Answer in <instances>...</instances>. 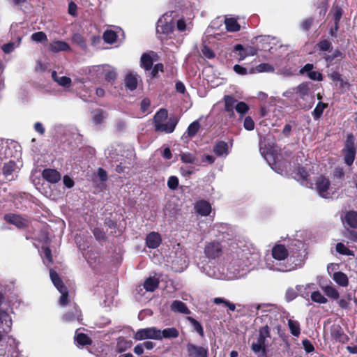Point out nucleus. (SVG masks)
<instances>
[{"label":"nucleus","mask_w":357,"mask_h":357,"mask_svg":"<svg viewBox=\"0 0 357 357\" xmlns=\"http://www.w3.org/2000/svg\"><path fill=\"white\" fill-rule=\"evenodd\" d=\"M249 106L245 102H237L235 106L236 111L240 114L241 118H243L245 114L249 111Z\"/></svg>","instance_id":"49530a36"},{"label":"nucleus","mask_w":357,"mask_h":357,"mask_svg":"<svg viewBox=\"0 0 357 357\" xmlns=\"http://www.w3.org/2000/svg\"><path fill=\"white\" fill-rule=\"evenodd\" d=\"M311 299L319 304H325L328 302L327 298L319 291H314L311 294Z\"/></svg>","instance_id":"8fccbe9b"},{"label":"nucleus","mask_w":357,"mask_h":357,"mask_svg":"<svg viewBox=\"0 0 357 357\" xmlns=\"http://www.w3.org/2000/svg\"><path fill=\"white\" fill-rule=\"evenodd\" d=\"M181 160L184 163L195 164L197 160L195 155L190 153H181L180 154Z\"/></svg>","instance_id":"603ef678"},{"label":"nucleus","mask_w":357,"mask_h":357,"mask_svg":"<svg viewBox=\"0 0 357 357\" xmlns=\"http://www.w3.org/2000/svg\"><path fill=\"white\" fill-rule=\"evenodd\" d=\"M233 52L238 53L239 60H243L248 56H252L255 54V50L252 47L245 48L241 44H237L234 47Z\"/></svg>","instance_id":"6ab92c4d"},{"label":"nucleus","mask_w":357,"mask_h":357,"mask_svg":"<svg viewBox=\"0 0 357 357\" xmlns=\"http://www.w3.org/2000/svg\"><path fill=\"white\" fill-rule=\"evenodd\" d=\"M336 251L343 255L354 256V252L347 248L343 243H338L336 245Z\"/></svg>","instance_id":"5fc2aeb1"},{"label":"nucleus","mask_w":357,"mask_h":357,"mask_svg":"<svg viewBox=\"0 0 357 357\" xmlns=\"http://www.w3.org/2000/svg\"><path fill=\"white\" fill-rule=\"evenodd\" d=\"M31 40L37 43H45L47 41V37L43 31H38L33 33L31 36Z\"/></svg>","instance_id":"6e6d98bb"},{"label":"nucleus","mask_w":357,"mask_h":357,"mask_svg":"<svg viewBox=\"0 0 357 357\" xmlns=\"http://www.w3.org/2000/svg\"><path fill=\"white\" fill-rule=\"evenodd\" d=\"M332 336L339 342H344L347 339V336L344 333L342 328L340 326L333 327L332 330Z\"/></svg>","instance_id":"a19ab883"},{"label":"nucleus","mask_w":357,"mask_h":357,"mask_svg":"<svg viewBox=\"0 0 357 357\" xmlns=\"http://www.w3.org/2000/svg\"><path fill=\"white\" fill-rule=\"evenodd\" d=\"M50 278L58 291L61 293V296L59 299V304L61 306H65L68 303V291L66 287L63 284L62 280L59 277L58 274L52 269L50 270Z\"/></svg>","instance_id":"423d86ee"},{"label":"nucleus","mask_w":357,"mask_h":357,"mask_svg":"<svg viewBox=\"0 0 357 357\" xmlns=\"http://www.w3.org/2000/svg\"><path fill=\"white\" fill-rule=\"evenodd\" d=\"M187 319L190 321V323L192 324L194 330L201 336V337H204V330H203V327L201 325V324L197 321L196 319H195L194 318L191 317H187Z\"/></svg>","instance_id":"09e8293b"},{"label":"nucleus","mask_w":357,"mask_h":357,"mask_svg":"<svg viewBox=\"0 0 357 357\" xmlns=\"http://www.w3.org/2000/svg\"><path fill=\"white\" fill-rule=\"evenodd\" d=\"M201 51L203 56L207 59H213L215 56L213 51L206 45H204Z\"/></svg>","instance_id":"69168bd1"},{"label":"nucleus","mask_w":357,"mask_h":357,"mask_svg":"<svg viewBox=\"0 0 357 357\" xmlns=\"http://www.w3.org/2000/svg\"><path fill=\"white\" fill-rule=\"evenodd\" d=\"M328 76L333 82H340L341 83L343 82L342 75L338 71L332 70L330 73H328Z\"/></svg>","instance_id":"338daca9"},{"label":"nucleus","mask_w":357,"mask_h":357,"mask_svg":"<svg viewBox=\"0 0 357 357\" xmlns=\"http://www.w3.org/2000/svg\"><path fill=\"white\" fill-rule=\"evenodd\" d=\"M204 254L210 259H215L223 254V247L218 241L207 243L204 247Z\"/></svg>","instance_id":"0eeeda50"},{"label":"nucleus","mask_w":357,"mask_h":357,"mask_svg":"<svg viewBox=\"0 0 357 357\" xmlns=\"http://www.w3.org/2000/svg\"><path fill=\"white\" fill-rule=\"evenodd\" d=\"M16 168V162L13 160H10L9 162L4 163L2 172L8 180L11 181L13 178V173L15 171Z\"/></svg>","instance_id":"393cba45"},{"label":"nucleus","mask_w":357,"mask_h":357,"mask_svg":"<svg viewBox=\"0 0 357 357\" xmlns=\"http://www.w3.org/2000/svg\"><path fill=\"white\" fill-rule=\"evenodd\" d=\"M12 319L10 314L2 310H0V329L2 333L7 334L11 331Z\"/></svg>","instance_id":"ddd939ff"},{"label":"nucleus","mask_w":357,"mask_h":357,"mask_svg":"<svg viewBox=\"0 0 357 357\" xmlns=\"http://www.w3.org/2000/svg\"><path fill=\"white\" fill-rule=\"evenodd\" d=\"M42 177L49 183H56L61 180V175L55 169L46 168L42 172Z\"/></svg>","instance_id":"4468645a"},{"label":"nucleus","mask_w":357,"mask_h":357,"mask_svg":"<svg viewBox=\"0 0 357 357\" xmlns=\"http://www.w3.org/2000/svg\"><path fill=\"white\" fill-rule=\"evenodd\" d=\"M8 348L6 351H0V357H20L19 342L12 337H8Z\"/></svg>","instance_id":"1a4fd4ad"},{"label":"nucleus","mask_w":357,"mask_h":357,"mask_svg":"<svg viewBox=\"0 0 357 357\" xmlns=\"http://www.w3.org/2000/svg\"><path fill=\"white\" fill-rule=\"evenodd\" d=\"M151 72V77L156 78L158 76V72H164V66L162 63H156L152 68Z\"/></svg>","instance_id":"052dcab7"},{"label":"nucleus","mask_w":357,"mask_h":357,"mask_svg":"<svg viewBox=\"0 0 357 357\" xmlns=\"http://www.w3.org/2000/svg\"><path fill=\"white\" fill-rule=\"evenodd\" d=\"M188 357H208V348L198 346L192 343L186 344Z\"/></svg>","instance_id":"9b49d317"},{"label":"nucleus","mask_w":357,"mask_h":357,"mask_svg":"<svg viewBox=\"0 0 357 357\" xmlns=\"http://www.w3.org/2000/svg\"><path fill=\"white\" fill-rule=\"evenodd\" d=\"M243 127L245 130L251 131L255 128V122L250 116H246L244 119Z\"/></svg>","instance_id":"0e129e2a"},{"label":"nucleus","mask_w":357,"mask_h":357,"mask_svg":"<svg viewBox=\"0 0 357 357\" xmlns=\"http://www.w3.org/2000/svg\"><path fill=\"white\" fill-rule=\"evenodd\" d=\"M134 338L136 340H144L146 339L160 340V329L155 327L139 329L135 333Z\"/></svg>","instance_id":"6e6552de"},{"label":"nucleus","mask_w":357,"mask_h":357,"mask_svg":"<svg viewBox=\"0 0 357 357\" xmlns=\"http://www.w3.org/2000/svg\"><path fill=\"white\" fill-rule=\"evenodd\" d=\"M343 57V54L339 50H335L332 54L325 55L324 59L328 63V65H331L337 57Z\"/></svg>","instance_id":"13d9d810"},{"label":"nucleus","mask_w":357,"mask_h":357,"mask_svg":"<svg viewBox=\"0 0 357 357\" xmlns=\"http://www.w3.org/2000/svg\"><path fill=\"white\" fill-rule=\"evenodd\" d=\"M200 123L199 121L196 120L191 123L187 129V135L190 137H195L200 129Z\"/></svg>","instance_id":"37998d69"},{"label":"nucleus","mask_w":357,"mask_h":357,"mask_svg":"<svg viewBox=\"0 0 357 357\" xmlns=\"http://www.w3.org/2000/svg\"><path fill=\"white\" fill-rule=\"evenodd\" d=\"M306 254L305 245L302 241H294L292 242L289 246L286 272L303 267L306 259Z\"/></svg>","instance_id":"7ed1b4c3"},{"label":"nucleus","mask_w":357,"mask_h":357,"mask_svg":"<svg viewBox=\"0 0 357 357\" xmlns=\"http://www.w3.org/2000/svg\"><path fill=\"white\" fill-rule=\"evenodd\" d=\"M168 112L166 109H160L154 116V125L155 128L158 124H162V121L167 119Z\"/></svg>","instance_id":"4c0bfd02"},{"label":"nucleus","mask_w":357,"mask_h":357,"mask_svg":"<svg viewBox=\"0 0 357 357\" xmlns=\"http://www.w3.org/2000/svg\"><path fill=\"white\" fill-rule=\"evenodd\" d=\"M195 209L198 214L202 216H206L209 215L211 211V204L205 200L198 202L195 205Z\"/></svg>","instance_id":"5701e85b"},{"label":"nucleus","mask_w":357,"mask_h":357,"mask_svg":"<svg viewBox=\"0 0 357 357\" xmlns=\"http://www.w3.org/2000/svg\"><path fill=\"white\" fill-rule=\"evenodd\" d=\"M161 243V237L158 233L151 232L147 235L146 238V245L149 248H156Z\"/></svg>","instance_id":"412c9836"},{"label":"nucleus","mask_w":357,"mask_h":357,"mask_svg":"<svg viewBox=\"0 0 357 357\" xmlns=\"http://www.w3.org/2000/svg\"><path fill=\"white\" fill-rule=\"evenodd\" d=\"M343 10L339 7L336 6L333 13V20L335 24V31H337L339 28V22L342 16Z\"/></svg>","instance_id":"864d4df0"},{"label":"nucleus","mask_w":357,"mask_h":357,"mask_svg":"<svg viewBox=\"0 0 357 357\" xmlns=\"http://www.w3.org/2000/svg\"><path fill=\"white\" fill-rule=\"evenodd\" d=\"M213 151L217 156H227L229 154L228 144L222 140L217 141L213 146Z\"/></svg>","instance_id":"aec40b11"},{"label":"nucleus","mask_w":357,"mask_h":357,"mask_svg":"<svg viewBox=\"0 0 357 357\" xmlns=\"http://www.w3.org/2000/svg\"><path fill=\"white\" fill-rule=\"evenodd\" d=\"M342 152L345 164L352 165L356 157V149H342Z\"/></svg>","instance_id":"f704fd0d"},{"label":"nucleus","mask_w":357,"mask_h":357,"mask_svg":"<svg viewBox=\"0 0 357 357\" xmlns=\"http://www.w3.org/2000/svg\"><path fill=\"white\" fill-rule=\"evenodd\" d=\"M126 87L130 90L134 91L137 87V79L136 75L132 73H128L125 78Z\"/></svg>","instance_id":"473e14b6"},{"label":"nucleus","mask_w":357,"mask_h":357,"mask_svg":"<svg viewBox=\"0 0 357 357\" xmlns=\"http://www.w3.org/2000/svg\"><path fill=\"white\" fill-rule=\"evenodd\" d=\"M7 223H24L27 220L22 215L16 213H7L3 217Z\"/></svg>","instance_id":"7c9ffc66"},{"label":"nucleus","mask_w":357,"mask_h":357,"mask_svg":"<svg viewBox=\"0 0 357 357\" xmlns=\"http://www.w3.org/2000/svg\"><path fill=\"white\" fill-rule=\"evenodd\" d=\"M310 85V82H303L300 84L296 88L293 89V90L298 94L301 99H304L305 96L309 95Z\"/></svg>","instance_id":"c756f323"},{"label":"nucleus","mask_w":357,"mask_h":357,"mask_svg":"<svg viewBox=\"0 0 357 357\" xmlns=\"http://www.w3.org/2000/svg\"><path fill=\"white\" fill-rule=\"evenodd\" d=\"M170 310L174 312H178L184 314H190V310L188 308L187 305L181 301H174L171 305Z\"/></svg>","instance_id":"4be33fe9"},{"label":"nucleus","mask_w":357,"mask_h":357,"mask_svg":"<svg viewBox=\"0 0 357 357\" xmlns=\"http://www.w3.org/2000/svg\"><path fill=\"white\" fill-rule=\"evenodd\" d=\"M321 289L325 294L331 299L337 300L340 296L338 291L331 285L324 286L321 287Z\"/></svg>","instance_id":"e433bc0d"},{"label":"nucleus","mask_w":357,"mask_h":357,"mask_svg":"<svg viewBox=\"0 0 357 357\" xmlns=\"http://www.w3.org/2000/svg\"><path fill=\"white\" fill-rule=\"evenodd\" d=\"M317 48L320 51L326 52L330 50L332 47L331 43L326 40H321L317 44Z\"/></svg>","instance_id":"bf43d9fd"},{"label":"nucleus","mask_w":357,"mask_h":357,"mask_svg":"<svg viewBox=\"0 0 357 357\" xmlns=\"http://www.w3.org/2000/svg\"><path fill=\"white\" fill-rule=\"evenodd\" d=\"M343 223H357V212L355 211H349L346 213L344 218L342 217Z\"/></svg>","instance_id":"a18cd8bd"},{"label":"nucleus","mask_w":357,"mask_h":357,"mask_svg":"<svg viewBox=\"0 0 357 357\" xmlns=\"http://www.w3.org/2000/svg\"><path fill=\"white\" fill-rule=\"evenodd\" d=\"M354 142L355 137L353 133L347 134L343 149H356Z\"/></svg>","instance_id":"4d7b16f0"},{"label":"nucleus","mask_w":357,"mask_h":357,"mask_svg":"<svg viewBox=\"0 0 357 357\" xmlns=\"http://www.w3.org/2000/svg\"><path fill=\"white\" fill-rule=\"evenodd\" d=\"M315 185L319 195L324 198H326L331 185L329 179L325 176L321 175L317 178Z\"/></svg>","instance_id":"9d476101"},{"label":"nucleus","mask_w":357,"mask_h":357,"mask_svg":"<svg viewBox=\"0 0 357 357\" xmlns=\"http://www.w3.org/2000/svg\"><path fill=\"white\" fill-rule=\"evenodd\" d=\"M224 110L228 114L229 118L235 117L234 109L238 100L230 95H225L223 98Z\"/></svg>","instance_id":"2eb2a0df"},{"label":"nucleus","mask_w":357,"mask_h":357,"mask_svg":"<svg viewBox=\"0 0 357 357\" xmlns=\"http://www.w3.org/2000/svg\"><path fill=\"white\" fill-rule=\"evenodd\" d=\"M102 39L107 44H113L117 39V34L114 31L107 29L103 33Z\"/></svg>","instance_id":"ea45409f"},{"label":"nucleus","mask_w":357,"mask_h":357,"mask_svg":"<svg viewBox=\"0 0 357 357\" xmlns=\"http://www.w3.org/2000/svg\"><path fill=\"white\" fill-rule=\"evenodd\" d=\"M153 56H157V54L153 51L142 54L140 58V66L146 71L151 70L153 65Z\"/></svg>","instance_id":"f3484780"},{"label":"nucleus","mask_w":357,"mask_h":357,"mask_svg":"<svg viewBox=\"0 0 357 357\" xmlns=\"http://www.w3.org/2000/svg\"><path fill=\"white\" fill-rule=\"evenodd\" d=\"M344 237L351 241L357 240V225H347L343 231Z\"/></svg>","instance_id":"bb28decb"},{"label":"nucleus","mask_w":357,"mask_h":357,"mask_svg":"<svg viewBox=\"0 0 357 357\" xmlns=\"http://www.w3.org/2000/svg\"><path fill=\"white\" fill-rule=\"evenodd\" d=\"M256 69L259 73L273 72L274 70V68L271 65L266 63L259 64L256 67Z\"/></svg>","instance_id":"e2e57ef3"},{"label":"nucleus","mask_w":357,"mask_h":357,"mask_svg":"<svg viewBox=\"0 0 357 357\" xmlns=\"http://www.w3.org/2000/svg\"><path fill=\"white\" fill-rule=\"evenodd\" d=\"M179 335L178 331L174 327L166 328L163 330L160 329V340L162 339L176 338Z\"/></svg>","instance_id":"cd10ccee"},{"label":"nucleus","mask_w":357,"mask_h":357,"mask_svg":"<svg viewBox=\"0 0 357 357\" xmlns=\"http://www.w3.org/2000/svg\"><path fill=\"white\" fill-rule=\"evenodd\" d=\"M81 312L76 305H74L72 310L66 313L63 316V319L66 322H73L75 321H79L81 319Z\"/></svg>","instance_id":"b1692460"},{"label":"nucleus","mask_w":357,"mask_h":357,"mask_svg":"<svg viewBox=\"0 0 357 357\" xmlns=\"http://www.w3.org/2000/svg\"><path fill=\"white\" fill-rule=\"evenodd\" d=\"M158 280L155 278H147L144 284V287L147 291H153L158 286Z\"/></svg>","instance_id":"79ce46f5"},{"label":"nucleus","mask_w":357,"mask_h":357,"mask_svg":"<svg viewBox=\"0 0 357 357\" xmlns=\"http://www.w3.org/2000/svg\"><path fill=\"white\" fill-rule=\"evenodd\" d=\"M258 257L255 250H250L247 245L238 247L232 252L226 267H212L209 264L201 267L202 272L208 277L220 280H236L245 275L248 267Z\"/></svg>","instance_id":"f257e3e1"},{"label":"nucleus","mask_w":357,"mask_h":357,"mask_svg":"<svg viewBox=\"0 0 357 357\" xmlns=\"http://www.w3.org/2000/svg\"><path fill=\"white\" fill-rule=\"evenodd\" d=\"M225 24L226 29L230 32H236L241 29V26L235 18H225Z\"/></svg>","instance_id":"2f4dec72"},{"label":"nucleus","mask_w":357,"mask_h":357,"mask_svg":"<svg viewBox=\"0 0 357 357\" xmlns=\"http://www.w3.org/2000/svg\"><path fill=\"white\" fill-rule=\"evenodd\" d=\"M179 121V118L176 116H170L166 123L158 124L155 127L156 132H163L165 133H172L174 132L176 125Z\"/></svg>","instance_id":"f8f14e48"},{"label":"nucleus","mask_w":357,"mask_h":357,"mask_svg":"<svg viewBox=\"0 0 357 357\" xmlns=\"http://www.w3.org/2000/svg\"><path fill=\"white\" fill-rule=\"evenodd\" d=\"M40 256L45 266H49L52 262V252L47 246H43L40 250Z\"/></svg>","instance_id":"72a5a7b5"},{"label":"nucleus","mask_w":357,"mask_h":357,"mask_svg":"<svg viewBox=\"0 0 357 357\" xmlns=\"http://www.w3.org/2000/svg\"><path fill=\"white\" fill-rule=\"evenodd\" d=\"M288 326L291 333L296 337H298L301 333L300 324L297 321L288 319Z\"/></svg>","instance_id":"c03bdc74"},{"label":"nucleus","mask_w":357,"mask_h":357,"mask_svg":"<svg viewBox=\"0 0 357 357\" xmlns=\"http://www.w3.org/2000/svg\"><path fill=\"white\" fill-rule=\"evenodd\" d=\"M89 238L84 241L80 236H75V243L79 250L83 252V256L86 260L89 265L92 268H96L101 262V257L98 252L93 251L92 250H86L89 248Z\"/></svg>","instance_id":"20e7f679"},{"label":"nucleus","mask_w":357,"mask_h":357,"mask_svg":"<svg viewBox=\"0 0 357 357\" xmlns=\"http://www.w3.org/2000/svg\"><path fill=\"white\" fill-rule=\"evenodd\" d=\"M333 280L340 286L345 287L349 284V279L347 275L340 271L333 273Z\"/></svg>","instance_id":"c85d7f7f"},{"label":"nucleus","mask_w":357,"mask_h":357,"mask_svg":"<svg viewBox=\"0 0 357 357\" xmlns=\"http://www.w3.org/2000/svg\"><path fill=\"white\" fill-rule=\"evenodd\" d=\"M75 342L78 345L85 346L91 344V339L84 333H77L75 337Z\"/></svg>","instance_id":"de8ad7c7"},{"label":"nucleus","mask_w":357,"mask_h":357,"mask_svg":"<svg viewBox=\"0 0 357 357\" xmlns=\"http://www.w3.org/2000/svg\"><path fill=\"white\" fill-rule=\"evenodd\" d=\"M52 79L56 82L60 86L68 87L70 86L72 81L71 79L66 76L59 77L56 71L52 73Z\"/></svg>","instance_id":"c9c22d12"},{"label":"nucleus","mask_w":357,"mask_h":357,"mask_svg":"<svg viewBox=\"0 0 357 357\" xmlns=\"http://www.w3.org/2000/svg\"><path fill=\"white\" fill-rule=\"evenodd\" d=\"M270 337V331L268 326L261 328L259 331V335L257 342L252 344V349L255 354L261 353L262 355L266 354V340Z\"/></svg>","instance_id":"39448f33"},{"label":"nucleus","mask_w":357,"mask_h":357,"mask_svg":"<svg viewBox=\"0 0 357 357\" xmlns=\"http://www.w3.org/2000/svg\"><path fill=\"white\" fill-rule=\"evenodd\" d=\"M173 31V26L171 23L159 20L157 23L156 32L158 34L168 36Z\"/></svg>","instance_id":"a878e982"},{"label":"nucleus","mask_w":357,"mask_h":357,"mask_svg":"<svg viewBox=\"0 0 357 357\" xmlns=\"http://www.w3.org/2000/svg\"><path fill=\"white\" fill-rule=\"evenodd\" d=\"M333 177L337 179H343L345 175L344 169L342 167H337L335 168L333 173Z\"/></svg>","instance_id":"774afa93"},{"label":"nucleus","mask_w":357,"mask_h":357,"mask_svg":"<svg viewBox=\"0 0 357 357\" xmlns=\"http://www.w3.org/2000/svg\"><path fill=\"white\" fill-rule=\"evenodd\" d=\"M328 107V104L324 103L320 101L317 103L314 110L312 112V115L315 120H318L323 114L324 110Z\"/></svg>","instance_id":"58836bf2"},{"label":"nucleus","mask_w":357,"mask_h":357,"mask_svg":"<svg viewBox=\"0 0 357 357\" xmlns=\"http://www.w3.org/2000/svg\"><path fill=\"white\" fill-rule=\"evenodd\" d=\"M72 41L84 50L86 48V40L80 33H74L72 36Z\"/></svg>","instance_id":"3c124183"},{"label":"nucleus","mask_w":357,"mask_h":357,"mask_svg":"<svg viewBox=\"0 0 357 357\" xmlns=\"http://www.w3.org/2000/svg\"><path fill=\"white\" fill-rule=\"evenodd\" d=\"M289 247L276 244L271 250V257L265 259V267L268 270L279 272H286L287 260L289 256Z\"/></svg>","instance_id":"f03ea898"},{"label":"nucleus","mask_w":357,"mask_h":357,"mask_svg":"<svg viewBox=\"0 0 357 357\" xmlns=\"http://www.w3.org/2000/svg\"><path fill=\"white\" fill-rule=\"evenodd\" d=\"M178 178L175 176H171L167 181V186L171 190H176L178 186Z\"/></svg>","instance_id":"680f3d73"},{"label":"nucleus","mask_w":357,"mask_h":357,"mask_svg":"<svg viewBox=\"0 0 357 357\" xmlns=\"http://www.w3.org/2000/svg\"><path fill=\"white\" fill-rule=\"evenodd\" d=\"M116 225H96L93 227L94 236L98 241L103 240L107 236L108 229H114Z\"/></svg>","instance_id":"dca6fc26"},{"label":"nucleus","mask_w":357,"mask_h":357,"mask_svg":"<svg viewBox=\"0 0 357 357\" xmlns=\"http://www.w3.org/2000/svg\"><path fill=\"white\" fill-rule=\"evenodd\" d=\"M70 47L65 41L56 40L50 43L48 50L52 53H57L59 52H68L70 51Z\"/></svg>","instance_id":"a211bd4d"}]
</instances>
